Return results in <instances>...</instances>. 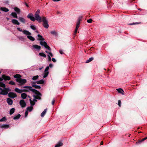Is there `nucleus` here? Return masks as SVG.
I'll return each mask as SVG.
<instances>
[{
	"label": "nucleus",
	"instance_id": "1",
	"mask_svg": "<svg viewBox=\"0 0 147 147\" xmlns=\"http://www.w3.org/2000/svg\"><path fill=\"white\" fill-rule=\"evenodd\" d=\"M40 12V10L38 9L34 15L35 18L33 16V15L32 13H29L27 16V17L30 19L31 21L34 22L36 20L38 21L39 22H40L42 20V18L39 15Z\"/></svg>",
	"mask_w": 147,
	"mask_h": 147
},
{
	"label": "nucleus",
	"instance_id": "2",
	"mask_svg": "<svg viewBox=\"0 0 147 147\" xmlns=\"http://www.w3.org/2000/svg\"><path fill=\"white\" fill-rule=\"evenodd\" d=\"M23 88H25L29 89L30 91H31L32 92L35 93L36 95H33V96L34 97V99L33 101L35 102L37 101L36 99H40V97L42 96V94L41 93L37 90L33 89L32 87L30 86H24Z\"/></svg>",
	"mask_w": 147,
	"mask_h": 147
},
{
	"label": "nucleus",
	"instance_id": "3",
	"mask_svg": "<svg viewBox=\"0 0 147 147\" xmlns=\"http://www.w3.org/2000/svg\"><path fill=\"white\" fill-rule=\"evenodd\" d=\"M38 36L40 38L38 39V40H41L40 42V45L42 46H44L45 48L51 51L50 47L47 45V43L45 41H43L45 39L42 38V36L40 34H38Z\"/></svg>",
	"mask_w": 147,
	"mask_h": 147
},
{
	"label": "nucleus",
	"instance_id": "4",
	"mask_svg": "<svg viewBox=\"0 0 147 147\" xmlns=\"http://www.w3.org/2000/svg\"><path fill=\"white\" fill-rule=\"evenodd\" d=\"M21 77V76L18 74H17L14 76V78H17L16 81L20 84V85H22L26 83L27 80L25 79H22L20 78Z\"/></svg>",
	"mask_w": 147,
	"mask_h": 147
},
{
	"label": "nucleus",
	"instance_id": "5",
	"mask_svg": "<svg viewBox=\"0 0 147 147\" xmlns=\"http://www.w3.org/2000/svg\"><path fill=\"white\" fill-rule=\"evenodd\" d=\"M41 21L43 22L42 25L44 27L46 28H48L49 27V25L48 24V21L46 18L45 17H43L42 18Z\"/></svg>",
	"mask_w": 147,
	"mask_h": 147
},
{
	"label": "nucleus",
	"instance_id": "6",
	"mask_svg": "<svg viewBox=\"0 0 147 147\" xmlns=\"http://www.w3.org/2000/svg\"><path fill=\"white\" fill-rule=\"evenodd\" d=\"M15 91L17 93H21L23 92H29L30 90L29 89L28 90L27 89H20L18 88H16L15 89Z\"/></svg>",
	"mask_w": 147,
	"mask_h": 147
},
{
	"label": "nucleus",
	"instance_id": "7",
	"mask_svg": "<svg viewBox=\"0 0 147 147\" xmlns=\"http://www.w3.org/2000/svg\"><path fill=\"white\" fill-rule=\"evenodd\" d=\"M17 29L19 31L22 32L24 34L26 35H29L31 34V33L27 30H23L22 29H21L20 28L18 27L17 28Z\"/></svg>",
	"mask_w": 147,
	"mask_h": 147
},
{
	"label": "nucleus",
	"instance_id": "8",
	"mask_svg": "<svg viewBox=\"0 0 147 147\" xmlns=\"http://www.w3.org/2000/svg\"><path fill=\"white\" fill-rule=\"evenodd\" d=\"M8 96L10 98H13L17 97L16 94L13 92H10L8 94Z\"/></svg>",
	"mask_w": 147,
	"mask_h": 147
},
{
	"label": "nucleus",
	"instance_id": "9",
	"mask_svg": "<svg viewBox=\"0 0 147 147\" xmlns=\"http://www.w3.org/2000/svg\"><path fill=\"white\" fill-rule=\"evenodd\" d=\"M20 104L21 107L22 108L25 107L26 105V104L24 100H21L20 101Z\"/></svg>",
	"mask_w": 147,
	"mask_h": 147
},
{
	"label": "nucleus",
	"instance_id": "10",
	"mask_svg": "<svg viewBox=\"0 0 147 147\" xmlns=\"http://www.w3.org/2000/svg\"><path fill=\"white\" fill-rule=\"evenodd\" d=\"M8 94V92L6 90L5 88H4V89L0 90V94H2L3 95H6Z\"/></svg>",
	"mask_w": 147,
	"mask_h": 147
},
{
	"label": "nucleus",
	"instance_id": "11",
	"mask_svg": "<svg viewBox=\"0 0 147 147\" xmlns=\"http://www.w3.org/2000/svg\"><path fill=\"white\" fill-rule=\"evenodd\" d=\"M2 78L3 79L5 80H9L11 79L10 77L8 76H5L4 75H3L2 76Z\"/></svg>",
	"mask_w": 147,
	"mask_h": 147
},
{
	"label": "nucleus",
	"instance_id": "12",
	"mask_svg": "<svg viewBox=\"0 0 147 147\" xmlns=\"http://www.w3.org/2000/svg\"><path fill=\"white\" fill-rule=\"evenodd\" d=\"M32 47L33 49H36L38 50H40L41 48L40 46L36 45H33L32 46Z\"/></svg>",
	"mask_w": 147,
	"mask_h": 147
},
{
	"label": "nucleus",
	"instance_id": "13",
	"mask_svg": "<svg viewBox=\"0 0 147 147\" xmlns=\"http://www.w3.org/2000/svg\"><path fill=\"white\" fill-rule=\"evenodd\" d=\"M7 101L8 105H11L12 104L13 101L11 98H8L7 99Z\"/></svg>",
	"mask_w": 147,
	"mask_h": 147
},
{
	"label": "nucleus",
	"instance_id": "14",
	"mask_svg": "<svg viewBox=\"0 0 147 147\" xmlns=\"http://www.w3.org/2000/svg\"><path fill=\"white\" fill-rule=\"evenodd\" d=\"M12 22L14 24L19 25L20 23L16 19H13L11 20Z\"/></svg>",
	"mask_w": 147,
	"mask_h": 147
},
{
	"label": "nucleus",
	"instance_id": "15",
	"mask_svg": "<svg viewBox=\"0 0 147 147\" xmlns=\"http://www.w3.org/2000/svg\"><path fill=\"white\" fill-rule=\"evenodd\" d=\"M0 9L1 11L5 12H7L9 11V9L5 7H1L0 8Z\"/></svg>",
	"mask_w": 147,
	"mask_h": 147
},
{
	"label": "nucleus",
	"instance_id": "16",
	"mask_svg": "<svg viewBox=\"0 0 147 147\" xmlns=\"http://www.w3.org/2000/svg\"><path fill=\"white\" fill-rule=\"evenodd\" d=\"M9 126L7 124H3L0 126V127L1 128H8L9 127Z\"/></svg>",
	"mask_w": 147,
	"mask_h": 147
},
{
	"label": "nucleus",
	"instance_id": "17",
	"mask_svg": "<svg viewBox=\"0 0 147 147\" xmlns=\"http://www.w3.org/2000/svg\"><path fill=\"white\" fill-rule=\"evenodd\" d=\"M14 11L16 12L18 14H19L20 12V9L17 7H15L13 8Z\"/></svg>",
	"mask_w": 147,
	"mask_h": 147
},
{
	"label": "nucleus",
	"instance_id": "18",
	"mask_svg": "<svg viewBox=\"0 0 147 147\" xmlns=\"http://www.w3.org/2000/svg\"><path fill=\"white\" fill-rule=\"evenodd\" d=\"M45 82V81L43 80L42 79L36 81V83L37 84H43Z\"/></svg>",
	"mask_w": 147,
	"mask_h": 147
},
{
	"label": "nucleus",
	"instance_id": "19",
	"mask_svg": "<svg viewBox=\"0 0 147 147\" xmlns=\"http://www.w3.org/2000/svg\"><path fill=\"white\" fill-rule=\"evenodd\" d=\"M11 15L14 18H18L16 12H12L11 13Z\"/></svg>",
	"mask_w": 147,
	"mask_h": 147
},
{
	"label": "nucleus",
	"instance_id": "20",
	"mask_svg": "<svg viewBox=\"0 0 147 147\" xmlns=\"http://www.w3.org/2000/svg\"><path fill=\"white\" fill-rule=\"evenodd\" d=\"M117 91L119 93H120L121 94H124V93H123L124 92L123 91V90H122V89L121 88H119V89H117Z\"/></svg>",
	"mask_w": 147,
	"mask_h": 147
},
{
	"label": "nucleus",
	"instance_id": "21",
	"mask_svg": "<svg viewBox=\"0 0 147 147\" xmlns=\"http://www.w3.org/2000/svg\"><path fill=\"white\" fill-rule=\"evenodd\" d=\"M50 33L51 34L55 36H57V35H58L57 33V32L55 31V30L51 31L50 32Z\"/></svg>",
	"mask_w": 147,
	"mask_h": 147
},
{
	"label": "nucleus",
	"instance_id": "22",
	"mask_svg": "<svg viewBox=\"0 0 147 147\" xmlns=\"http://www.w3.org/2000/svg\"><path fill=\"white\" fill-rule=\"evenodd\" d=\"M49 74V72H45L44 71L43 74V78H46L48 75Z\"/></svg>",
	"mask_w": 147,
	"mask_h": 147
},
{
	"label": "nucleus",
	"instance_id": "23",
	"mask_svg": "<svg viewBox=\"0 0 147 147\" xmlns=\"http://www.w3.org/2000/svg\"><path fill=\"white\" fill-rule=\"evenodd\" d=\"M19 20L21 22L23 23H24L26 22V20L22 17H19Z\"/></svg>",
	"mask_w": 147,
	"mask_h": 147
},
{
	"label": "nucleus",
	"instance_id": "24",
	"mask_svg": "<svg viewBox=\"0 0 147 147\" xmlns=\"http://www.w3.org/2000/svg\"><path fill=\"white\" fill-rule=\"evenodd\" d=\"M47 109H45L44 111L42 112V113L41 114L40 116L42 117H43L46 114V113L47 112Z\"/></svg>",
	"mask_w": 147,
	"mask_h": 147
},
{
	"label": "nucleus",
	"instance_id": "25",
	"mask_svg": "<svg viewBox=\"0 0 147 147\" xmlns=\"http://www.w3.org/2000/svg\"><path fill=\"white\" fill-rule=\"evenodd\" d=\"M27 96L26 94L25 93H23L21 94V97L24 99H25L26 98Z\"/></svg>",
	"mask_w": 147,
	"mask_h": 147
},
{
	"label": "nucleus",
	"instance_id": "26",
	"mask_svg": "<svg viewBox=\"0 0 147 147\" xmlns=\"http://www.w3.org/2000/svg\"><path fill=\"white\" fill-rule=\"evenodd\" d=\"M33 109V107L32 106L29 107L27 108V111L31 112Z\"/></svg>",
	"mask_w": 147,
	"mask_h": 147
},
{
	"label": "nucleus",
	"instance_id": "27",
	"mask_svg": "<svg viewBox=\"0 0 147 147\" xmlns=\"http://www.w3.org/2000/svg\"><path fill=\"white\" fill-rule=\"evenodd\" d=\"M27 37L28 39L31 41H33L35 40L34 38L31 36L28 35Z\"/></svg>",
	"mask_w": 147,
	"mask_h": 147
},
{
	"label": "nucleus",
	"instance_id": "28",
	"mask_svg": "<svg viewBox=\"0 0 147 147\" xmlns=\"http://www.w3.org/2000/svg\"><path fill=\"white\" fill-rule=\"evenodd\" d=\"M62 143L61 142H59L55 146V147H60L62 146Z\"/></svg>",
	"mask_w": 147,
	"mask_h": 147
},
{
	"label": "nucleus",
	"instance_id": "29",
	"mask_svg": "<svg viewBox=\"0 0 147 147\" xmlns=\"http://www.w3.org/2000/svg\"><path fill=\"white\" fill-rule=\"evenodd\" d=\"M15 109L14 108H12L9 111V114L10 115L12 114L15 111Z\"/></svg>",
	"mask_w": 147,
	"mask_h": 147
},
{
	"label": "nucleus",
	"instance_id": "30",
	"mask_svg": "<svg viewBox=\"0 0 147 147\" xmlns=\"http://www.w3.org/2000/svg\"><path fill=\"white\" fill-rule=\"evenodd\" d=\"M20 117V114H18L17 115L14 117L13 118V119H18Z\"/></svg>",
	"mask_w": 147,
	"mask_h": 147
},
{
	"label": "nucleus",
	"instance_id": "31",
	"mask_svg": "<svg viewBox=\"0 0 147 147\" xmlns=\"http://www.w3.org/2000/svg\"><path fill=\"white\" fill-rule=\"evenodd\" d=\"M29 100L31 106H32L35 104V102L34 101L32 100L31 98L29 99Z\"/></svg>",
	"mask_w": 147,
	"mask_h": 147
},
{
	"label": "nucleus",
	"instance_id": "32",
	"mask_svg": "<svg viewBox=\"0 0 147 147\" xmlns=\"http://www.w3.org/2000/svg\"><path fill=\"white\" fill-rule=\"evenodd\" d=\"M39 55L41 56L46 57V55L43 53H39Z\"/></svg>",
	"mask_w": 147,
	"mask_h": 147
},
{
	"label": "nucleus",
	"instance_id": "33",
	"mask_svg": "<svg viewBox=\"0 0 147 147\" xmlns=\"http://www.w3.org/2000/svg\"><path fill=\"white\" fill-rule=\"evenodd\" d=\"M94 58L93 57L90 58L88 60H86V63H88L93 60Z\"/></svg>",
	"mask_w": 147,
	"mask_h": 147
},
{
	"label": "nucleus",
	"instance_id": "34",
	"mask_svg": "<svg viewBox=\"0 0 147 147\" xmlns=\"http://www.w3.org/2000/svg\"><path fill=\"white\" fill-rule=\"evenodd\" d=\"M38 77L39 76L38 75L33 76L32 78V80H36L38 78Z\"/></svg>",
	"mask_w": 147,
	"mask_h": 147
},
{
	"label": "nucleus",
	"instance_id": "35",
	"mask_svg": "<svg viewBox=\"0 0 147 147\" xmlns=\"http://www.w3.org/2000/svg\"><path fill=\"white\" fill-rule=\"evenodd\" d=\"M33 87H34L36 89H40L41 88V87L40 86L36 85L33 86Z\"/></svg>",
	"mask_w": 147,
	"mask_h": 147
},
{
	"label": "nucleus",
	"instance_id": "36",
	"mask_svg": "<svg viewBox=\"0 0 147 147\" xmlns=\"http://www.w3.org/2000/svg\"><path fill=\"white\" fill-rule=\"evenodd\" d=\"M7 120V119L6 117H4L0 119V122L4 121H6Z\"/></svg>",
	"mask_w": 147,
	"mask_h": 147
},
{
	"label": "nucleus",
	"instance_id": "37",
	"mask_svg": "<svg viewBox=\"0 0 147 147\" xmlns=\"http://www.w3.org/2000/svg\"><path fill=\"white\" fill-rule=\"evenodd\" d=\"M0 86L4 88L5 87V85L3 82H0Z\"/></svg>",
	"mask_w": 147,
	"mask_h": 147
},
{
	"label": "nucleus",
	"instance_id": "38",
	"mask_svg": "<svg viewBox=\"0 0 147 147\" xmlns=\"http://www.w3.org/2000/svg\"><path fill=\"white\" fill-rule=\"evenodd\" d=\"M30 27L32 29L34 30H35L36 29V28L34 25H31Z\"/></svg>",
	"mask_w": 147,
	"mask_h": 147
},
{
	"label": "nucleus",
	"instance_id": "39",
	"mask_svg": "<svg viewBox=\"0 0 147 147\" xmlns=\"http://www.w3.org/2000/svg\"><path fill=\"white\" fill-rule=\"evenodd\" d=\"M9 84L12 85H14L15 84V83L13 81H11L9 83Z\"/></svg>",
	"mask_w": 147,
	"mask_h": 147
},
{
	"label": "nucleus",
	"instance_id": "40",
	"mask_svg": "<svg viewBox=\"0 0 147 147\" xmlns=\"http://www.w3.org/2000/svg\"><path fill=\"white\" fill-rule=\"evenodd\" d=\"M49 67L48 66H47L46 67V68H45L44 71H45V72H49L48 70H49Z\"/></svg>",
	"mask_w": 147,
	"mask_h": 147
},
{
	"label": "nucleus",
	"instance_id": "41",
	"mask_svg": "<svg viewBox=\"0 0 147 147\" xmlns=\"http://www.w3.org/2000/svg\"><path fill=\"white\" fill-rule=\"evenodd\" d=\"M92 20L91 19H90L87 20V22L88 23H91L92 22Z\"/></svg>",
	"mask_w": 147,
	"mask_h": 147
},
{
	"label": "nucleus",
	"instance_id": "42",
	"mask_svg": "<svg viewBox=\"0 0 147 147\" xmlns=\"http://www.w3.org/2000/svg\"><path fill=\"white\" fill-rule=\"evenodd\" d=\"M121 100H119L118 101V105H119V106L120 107L121 106Z\"/></svg>",
	"mask_w": 147,
	"mask_h": 147
},
{
	"label": "nucleus",
	"instance_id": "43",
	"mask_svg": "<svg viewBox=\"0 0 147 147\" xmlns=\"http://www.w3.org/2000/svg\"><path fill=\"white\" fill-rule=\"evenodd\" d=\"M146 139H147V137L145 138H144L142 139L139 142H142V141H144Z\"/></svg>",
	"mask_w": 147,
	"mask_h": 147
},
{
	"label": "nucleus",
	"instance_id": "44",
	"mask_svg": "<svg viewBox=\"0 0 147 147\" xmlns=\"http://www.w3.org/2000/svg\"><path fill=\"white\" fill-rule=\"evenodd\" d=\"M140 23H138V22H136L134 23H131V24H129V25H133L134 24H140Z\"/></svg>",
	"mask_w": 147,
	"mask_h": 147
},
{
	"label": "nucleus",
	"instance_id": "45",
	"mask_svg": "<svg viewBox=\"0 0 147 147\" xmlns=\"http://www.w3.org/2000/svg\"><path fill=\"white\" fill-rule=\"evenodd\" d=\"M36 84H37L36 82H33L32 83V87H33V85H36Z\"/></svg>",
	"mask_w": 147,
	"mask_h": 147
},
{
	"label": "nucleus",
	"instance_id": "46",
	"mask_svg": "<svg viewBox=\"0 0 147 147\" xmlns=\"http://www.w3.org/2000/svg\"><path fill=\"white\" fill-rule=\"evenodd\" d=\"M5 90H6L7 91V92H8L10 91L11 90L9 88H6L5 87Z\"/></svg>",
	"mask_w": 147,
	"mask_h": 147
},
{
	"label": "nucleus",
	"instance_id": "47",
	"mask_svg": "<svg viewBox=\"0 0 147 147\" xmlns=\"http://www.w3.org/2000/svg\"><path fill=\"white\" fill-rule=\"evenodd\" d=\"M59 52L60 53V54L61 55L63 54V50H59Z\"/></svg>",
	"mask_w": 147,
	"mask_h": 147
},
{
	"label": "nucleus",
	"instance_id": "48",
	"mask_svg": "<svg viewBox=\"0 0 147 147\" xmlns=\"http://www.w3.org/2000/svg\"><path fill=\"white\" fill-rule=\"evenodd\" d=\"M55 99L54 98L53 99V100H52V104L53 105H54V103H55Z\"/></svg>",
	"mask_w": 147,
	"mask_h": 147
},
{
	"label": "nucleus",
	"instance_id": "49",
	"mask_svg": "<svg viewBox=\"0 0 147 147\" xmlns=\"http://www.w3.org/2000/svg\"><path fill=\"white\" fill-rule=\"evenodd\" d=\"M81 21V18H79L77 20V23H79V24H80V22Z\"/></svg>",
	"mask_w": 147,
	"mask_h": 147
},
{
	"label": "nucleus",
	"instance_id": "50",
	"mask_svg": "<svg viewBox=\"0 0 147 147\" xmlns=\"http://www.w3.org/2000/svg\"><path fill=\"white\" fill-rule=\"evenodd\" d=\"M28 111H26L25 113V117H26L28 115Z\"/></svg>",
	"mask_w": 147,
	"mask_h": 147
},
{
	"label": "nucleus",
	"instance_id": "51",
	"mask_svg": "<svg viewBox=\"0 0 147 147\" xmlns=\"http://www.w3.org/2000/svg\"><path fill=\"white\" fill-rule=\"evenodd\" d=\"M49 61H50L51 60V58L49 55H48Z\"/></svg>",
	"mask_w": 147,
	"mask_h": 147
},
{
	"label": "nucleus",
	"instance_id": "52",
	"mask_svg": "<svg viewBox=\"0 0 147 147\" xmlns=\"http://www.w3.org/2000/svg\"><path fill=\"white\" fill-rule=\"evenodd\" d=\"M52 61H53V62H56V60H55V59L54 58H52V59H51Z\"/></svg>",
	"mask_w": 147,
	"mask_h": 147
},
{
	"label": "nucleus",
	"instance_id": "53",
	"mask_svg": "<svg viewBox=\"0 0 147 147\" xmlns=\"http://www.w3.org/2000/svg\"><path fill=\"white\" fill-rule=\"evenodd\" d=\"M77 30H76V29H75V31H74V35H75L76 34V33L77 32Z\"/></svg>",
	"mask_w": 147,
	"mask_h": 147
},
{
	"label": "nucleus",
	"instance_id": "54",
	"mask_svg": "<svg viewBox=\"0 0 147 147\" xmlns=\"http://www.w3.org/2000/svg\"><path fill=\"white\" fill-rule=\"evenodd\" d=\"M80 24H79V23H77L76 26L79 28L80 26Z\"/></svg>",
	"mask_w": 147,
	"mask_h": 147
},
{
	"label": "nucleus",
	"instance_id": "55",
	"mask_svg": "<svg viewBox=\"0 0 147 147\" xmlns=\"http://www.w3.org/2000/svg\"><path fill=\"white\" fill-rule=\"evenodd\" d=\"M48 54L49 55L51 56V57H52L53 56V55L52 53L51 52H49Z\"/></svg>",
	"mask_w": 147,
	"mask_h": 147
},
{
	"label": "nucleus",
	"instance_id": "56",
	"mask_svg": "<svg viewBox=\"0 0 147 147\" xmlns=\"http://www.w3.org/2000/svg\"><path fill=\"white\" fill-rule=\"evenodd\" d=\"M19 38L20 39V40H24V38H23V37L22 36H20L19 37Z\"/></svg>",
	"mask_w": 147,
	"mask_h": 147
},
{
	"label": "nucleus",
	"instance_id": "57",
	"mask_svg": "<svg viewBox=\"0 0 147 147\" xmlns=\"http://www.w3.org/2000/svg\"><path fill=\"white\" fill-rule=\"evenodd\" d=\"M53 64H51V63H50V64H49V67H52L53 66Z\"/></svg>",
	"mask_w": 147,
	"mask_h": 147
},
{
	"label": "nucleus",
	"instance_id": "58",
	"mask_svg": "<svg viewBox=\"0 0 147 147\" xmlns=\"http://www.w3.org/2000/svg\"><path fill=\"white\" fill-rule=\"evenodd\" d=\"M61 0H53V1H55V2L58 1H61Z\"/></svg>",
	"mask_w": 147,
	"mask_h": 147
},
{
	"label": "nucleus",
	"instance_id": "59",
	"mask_svg": "<svg viewBox=\"0 0 147 147\" xmlns=\"http://www.w3.org/2000/svg\"><path fill=\"white\" fill-rule=\"evenodd\" d=\"M3 80V78H0V82H1Z\"/></svg>",
	"mask_w": 147,
	"mask_h": 147
},
{
	"label": "nucleus",
	"instance_id": "60",
	"mask_svg": "<svg viewBox=\"0 0 147 147\" xmlns=\"http://www.w3.org/2000/svg\"><path fill=\"white\" fill-rule=\"evenodd\" d=\"M43 68V67H41L39 68V70H41L42 69V68Z\"/></svg>",
	"mask_w": 147,
	"mask_h": 147
},
{
	"label": "nucleus",
	"instance_id": "61",
	"mask_svg": "<svg viewBox=\"0 0 147 147\" xmlns=\"http://www.w3.org/2000/svg\"><path fill=\"white\" fill-rule=\"evenodd\" d=\"M26 5L28 7V5L26 3H25Z\"/></svg>",
	"mask_w": 147,
	"mask_h": 147
},
{
	"label": "nucleus",
	"instance_id": "62",
	"mask_svg": "<svg viewBox=\"0 0 147 147\" xmlns=\"http://www.w3.org/2000/svg\"><path fill=\"white\" fill-rule=\"evenodd\" d=\"M78 28H79L78 27H77L76 26L75 29H76V30H78Z\"/></svg>",
	"mask_w": 147,
	"mask_h": 147
},
{
	"label": "nucleus",
	"instance_id": "63",
	"mask_svg": "<svg viewBox=\"0 0 147 147\" xmlns=\"http://www.w3.org/2000/svg\"><path fill=\"white\" fill-rule=\"evenodd\" d=\"M103 144V142H101L100 143V144L101 145H102Z\"/></svg>",
	"mask_w": 147,
	"mask_h": 147
},
{
	"label": "nucleus",
	"instance_id": "64",
	"mask_svg": "<svg viewBox=\"0 0 147 147\" xmlns=\"http://www.w3.org/2000/svg\"><path fill=\"white\" fill-rule=\"evenodd\" d=\"M35 32H36V33H38V31L36 30L35 31Z\"/></svg>",
	"mask_w": 147,
	"mask_h": 147
}]
</instances>
